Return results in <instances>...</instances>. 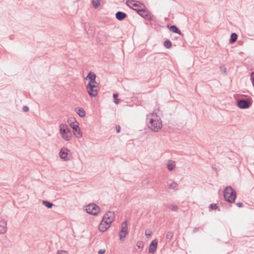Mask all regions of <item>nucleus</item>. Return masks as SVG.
I'll list each match as a JSON object with an SVG mask.
<instances>
[{
    "mask_svg": "<svg viewBox=\"0 0 254 254\" xmlns=\"http://www.w3.org/2000/svg\"><path fill=\"white\" fill-rule=\"evenodd\" d=\"M88 83H90L91 85H95L96 88L97 87V85L98 83L96 81V79L94 80V81H89Z\"/></svg>",
    "mask_w": 254,
    "mask_h": 254,
    "instance_id": "473e14b6",
    "label": "nucleus"
},
{
    "mask_svg": "<svg viewBox=\"0 0 254 254\" xmlns=\"http://www.w3.org/2000/svg\"><path fill=\"white\" fill-rule=\"evenodd\" d=\"M70 126L72 128L75 137L79 138L82 136V132L79 128L78 123L76 121L70 123Z\"/></svg>",
    "mask_w": 254,
    "mask_h": 254,
    "instance_id": "423d86ee",
    "label": "nucleus"
},
{
    "mask_svg": "<svg viewBox=\"0 0 254 254\" xmlns=\"http://www.w3.org/2000/svg\"><path fill=\"white\" fill-rule=\"evenodd\" d=\"M158 242L157 240H153L150 244L149 247V252L152 254L154 253L157 249Z\"/></svg>",
    "mask_w": 254,
    "mask_h": 254,
    "instance_id": "4468645a",
    "label": "nucleus"
},
{
    "mask_svg": "<svg viewBox=\"0 0 254 254\" xmlns=\"http://www.w3.org/2000/svg\"><path fill=\"white\" fill-rule=\"evenodd\" d=\"M106 252L105 249H101L98 251V254H104Z\"/></svg>",
    "mask_w": 254,
    "mask_h": 254,
    "instance_id": "c9c22d12",
    "label": "nucleus"
},
{
    "mask_svg": "<svg viewBox=\"0 0 254 254\" xmlns=\"http://www.w3.org/2000/svg\"><path fill=\"white\" fill-rule=\"evenodd\" d=\"M57 254H68V253L67 251L62 250L59 251L57 252Z\"/></svg>",
    "mask_w": 254,
    "mask_h": 254,
    "instance_id": "72a5a7b5",
    "label": "nucleus"
},
{
    "mask_svg": "<svg viewBox=\"0 0 254 254\" xmlns=\"http://www.w3.org/2000/svg\"><path fill=\"white\" fill-rule=\"evenodd\" d=\"M22 110L25 112H28L29 111V108L27 106H24L22 108Z\"/></svg>",
    "mask_w": 254,
    "mask_h": 254,
    "instance_id": "f704fd0d",
    "label": "nucleus"
},
{
    "mask_svg": "<svg viewBox=\"0 0 254 254\" xmlns=\"http://www.w3.org/2000/svg\"><path fill=\"white\" fill-rule=\"evenodd\" d=\"M126 4L133 10L134 8H139L138 7H141V6L144 7V5L143 3L140 2H136L133 0H127L126 1Z\"/></svg>",
    "mask_w": 254,
    "mask_h": 254,
    "instance_id": "9b49d317",
    "label": "nucleus"
},
{
    "mask_svg": "<svg viewBox=\"0 0 254 254\" xmlns=\"http://www.w3.org/2000/svg\"><path fill=\"white\" fill-rule=\"evenodd\" d=\"M42 203L48 208H51L54 205V204L53 203L48 200H43Z\"/></svg>",
    "mask_w": 254,
    "mask_h": 254,
    "instance_id": "5701e85b",
    "label": "nucleus"
},
{
    "mask_svg": "<svg viewBox=\"0 0 254 254\" xmlns=\"http://www.w3.org/2000/svg\"><path fill=\"white\" fill-rule=\"evenodd\" d=\"M225 69H226L225 68H224V69H223V71H224L225 72H226V70Z\"/></svg>",
    "mask_w": 254,
    "mask_h": 254,
    "instance_id": "ea45409f",
    "label": "nucleus"
},
{
    "mask_svg": "<svg viewBox=\"0 0 254 254\" xmlns=\"http://www.w3.org/2000/svg\"><path fill=\"white\" fill-rule=\"evenodd\" d=\"M238 38V35L236 33H232L231 34L230 39L229 40V42L230 43H233L235 42Z\"/></svg>",
    "mask_w": 254,
    "mask_h": 254,
    "instance_id": "aec40b11",
    "label": "nucleus"
},
{
    "mask_svg": "<svg viewBox=\"0 0 254 254\" xmlns=\"http://www.w3.org/2000/svg\"><path fill=\"white\" fill-rule=\"evenodd\" d=\"M198 231V228L197 227H195L193 230V233H196Z\"/></svg>",
    "mask_w": 254,
    "mask_h": 254,
    "instance_id": "58836bf2",
    "label": "nucleus"
},
{
    "mask_svg": "<svg viewBox=\"0 0 254 254\" xmlns=\"http://www.w3.org/2000/svg\"><path fill=\"white\" fill-rule=\"evenodd\" d=\"M85 209L87 213L93 215H97L99 213L100 208L97 205L91 203L86 206Z\"/></svg>",
    "mask_w": 254,
    "mask_h": 254,
    "instance_id": "20e7f679",
    "label": "nucleus"
},
{
    "mask_svg": "<svg viewBox=\"0 0 254 254\" xmlns=\"http://www.w3.org/2000/svg\"><path fill=\"white\" fill-rule=\"evenodd\" d=\"M118 94L117 93H114L113 94V98L114 100V103L116 104H118L120 103V100L118 98Z\"/></svg>",
    "mask_w": 254,
    "mask_h": 254,
    "instance_id": "a878e982",
    "label": "nucleus"
},
{
    "mask_svg": "<svg viewBox=\"0 0 254 254\" xmlns=\"http://www.w3.org/2000/svg\"><path fill=\"white\" fill-rule=\"evenodd\" d=\"M170 209L173 211H176L178 209V207L177 205H171L170 207Z\"/></svg>",
    "mask_w": 254,
    "mask_h": 254,
    "instance_id": "c756f323",
    "label": "nucleus"
},
{
    "mask_svg": "<svg viewBox=\"0 0 254 254\" xmlns=\"http://www.w3.org/2000/svg\"><path fill=\"white\" fill-rule=\"evenodd\" d=\"M172 46V42L170 40H166L164 42V46L167 48H170Z\"/></svg>",
    "mask_w": 254,
    "mask_h": 254,
    "instance_id": "393cba45",
    "label": "nucleus"
},
{
    "mask_svg": "<svg viewBox=\"0 0 254 254\" xmlns=\"http://www.w3.org/2000/svg\"><path fill=\"white\" fill-rule=\"evenodd\" d=\"M134 10L141 17L147 20H152V16L149 12L144 8H134Z\"/></svg>",
    "mask_w": 254,
    "mask_h": 254,
    "instance_id": "6e6552de",
    "label": "nucleus"
},
{
    "mask_svg": "<svg viewBox=\"0 0 254 254\" xmlns=\"http://www.w3.org/2000/svg\"><path fill=\"white\" fill-rule=\"evenodd\" d=\"M169 29L173 33L182 35V33L180 30L176 25H171L170 26Z\"/></svg>",
    "mask_w": 254,
    "mask_h": 254,
    "instance_id": "a211bd4d",
    "label": "nucleus"
},
{
    "mask_svg": "<svg viewBox=\"0 0 254 254\" xmlns=\"http://www.w3.org/2000/svg\"><path fill=\"white\" fill-rule=\"evenodd\" d=\"M96 74L92 71H90L87 76L85 77L86 80L89 79V81H94L96 79Z\"/></svg>",
    "mask_w": 254,
    "mask_h": 254,
    "instance_id": "6ab92c4d",
    "label": "nucleus"
},
{
    "mask_svg": "<svg viewBox=\"0 0 254 254\" xmlns=\"http://www.w3.org/2000/svg\"><path fill=\"white\" fill-rule=\"evenodd\" d=\"M251 105L252 102L250 100L241 99L237 100V106L242 109H248Z\"/></svg>",
    "mask_w": 254,
    "mask_h": 254,
    "instance_id": "0eeeda50",
    "label": "nucleus"
},
{
    "mask_svg": "<svg viewBox=\"0 0 254 254\" xmlns=\"http://www.w3.org/2000/svg\"><path fill=\"white\" fill-rule=\"evenodd\" d=\"M115 219V214L114 212L109 211L106 212L103 217V221H107L109 224H111Z\"/></svg>",
    "mask_w": 254,
    "mask_h": 254,
    "instance_id": "1a4fd4ad",
    "label": "nucleus"
},
{
    "mask_svg": "<svg viewBox=\"0 0 254 254\" xmlns=\"http://www.w3.org/2000/svg\"><path fill=\"white\" fill-rule=\"evenodd\" d=\"M173 236V234L172 232H171V231L168 232L167 233V235H166V239L169 240H170L172 238Z\"/></svg>",
    "mask_w": 254,
    "mask_h": 254,
    "instance_id": "bb28decb",
    "label": "nucleus"
},
{
    "mask_svg": "<svg viewBox=\"0 0 254 254\" xmlns=\"http://www.w3.org/2000/svg\"><path fill=\"white\" fill-rule=\"evenodd\" d=\"M170 189L177 190H178V185L177 183L173 182L169 185Z\"/></svg>",
    "mask_w": 254,
    "mask_h": 254,
    "instance_id": "412c9836",
    "label": "nucleus"
},
{
    "mask_svg": "<svg viewBox=\"0 0 254 254\" xmlns=\"http://www.w3.org/2000/svg\"><path fill=\"white\" fill-rule=\"evenodd\" d=\"M75 111L80 117L83 118L86 115L85 111L81 108H76Z\"/></svg>",
    "mask_w": 254,
    "mask_h": 254,
    "instance_id": "f3484780",
    "label": "nucleus"
},
{
    "mask_svg": "<svg viewBox=\"0 0 254 254\" xmlns=\"http://www.w3.org/2000/svg\"><path fill=\"white\" fill-rule=\"evenodd\" d=\"M225 69H226L225 68H224V69H223V71H224L225 72H226V70Z\"/></svg>",
    "mask_w": 254,
    "mask_h": 254,
    "instance_id": "a19ab883",
    "label": "nucleus"
},
{
    "mask_svg": "<svg viewBox=\"0 0 254 254\" xmlns=\"http://www.w3.org/2000/svg\"><path fill=\"white\" fill-rule=\"evenodd\" d=\"M110 225L107 221H103V220H102L99 225V230L100 232H104L110 227Z\"/></svg>",
    "mask_w": 254,
    "mask_h": 254,
    "instance_id": "ddd939ff",
    "label": "nucleus"
},
{
    "mask_svg": "<svg viewBox=\"0 0 254 254\" xmlns=\"http://www.w3.org/2000/svg\"><path fill=\"white\" fill-rule=\"evenodd\" d=\"M136 246L138 249H142L144 246L143 243L141 241H138L136 244Z\"/></svg>",
    "mask_w": 254,
    "mask_h": 254,
    "instance_id": "cd10ccee",
    "label": "nucleus"
},
{
    "mask_svg": "<svg viewBox=\"0 0 254 254\" xmlns=\"http://www.w3.org/2000/svg\"><path fill=\"white\" fill-rule=\"evenodd\" d=\"M145 234L147 238H149L151 236L152 232L150 230L147 229L145 232Z\"/></svg>",
    "mask_w": 254,
    "mask_h": 254,
    "instance_id": "c85d7f7f",
    "label": "nucleus"
},
{
    "mask_svg": "<svg viewBox=\"0 0 254 254\" xmlns=\"http://www.w3.org/2000/svg\"><path fill=\"white\" fill-rule=\"evenodd\" d=\"M87 91L90 97H94L97 95V90L95 85H91L88 83L86 86Z\"/></svg>",
    "mask_w": 254,
    "mask_h": 254,
    "instance_id": "9d476101",
    "label": "nucleus"
},
{
    "mask_svg": "<svg viewBox=\"0 0 254 254\" xmlns=\"http://www.w3.org/2000/svg\"><path fill=\"white\" fill-rule=\"evenodd\" d=\"M127 230V220H125L122 224V229L119 233L120 241H124L125 238L128 234Z\"/></svg>",
    "mask_w": 254,
    "mask_h": 254,
    "instance_id": "39448f33",
    "label": "nucleus"
},
{
    "mask_svg": "<svg viewBox=\"0 0 254 254\" xmlns=\"http://www.w3.org/2000/svg\"><path fill=\"white\" fill-rule=\"evenodd\" d=\"M60 132L62 137L66 141H69L71 138V133L69 128L66 124L60 125Z\"/></svg>",
    "mask_w": 254,
    "mask_h": 254,
    "instance_id": "7ed1b4c3",
    "label": "nucleus"
},
{
    "mask_svg": "<svg viewBox=\"0 0 254 254\" xmlns=\"http://www.w3.org/2000/svg\"><path fill=\"white\" fill-rule=\"evenodd\" d=\"M7 230L6 222L4 220L0 221V234H4Z\"/></svg>",
    "mask_w": 254,
    "mask_h": 254,
    "instance_id": "dca6fc26",
    "label": "nucleus"
},
{
    "mask_svg": "<svg viewBox=\"0 0 254 254\" xmlns=\"http://www.w3.org/2000/svg\"><path fill=\"white\" fill-rule=\"evenodd\" d=\"M217 207V205L215 203H212L210 205V208L212 210H215Z\"/></svg>",
    "mask_w": 254,
    "mask_h": 254,
    "instance_id": "2f4dec72",
    "label": "nucleus"
},
{
    "mask_svg": "<svg viewBox=\"0 0 254 254\" xmlns=\"http://www.w3.org/2000/svg\"><path fill=\"white\" fill-rule=\"evenodd\" d=\"M92 3L93 7L97 8L100 5L101 1L100 0H92Z\"/></svg>",
    "mask_w": 254,
    "mask_h": 254,
    "instance_id": "b1692460",
    "label": "nucleus"
},
{
    "mask_svg": "<svg viewBox=\"0 0 254 254\" xmlns=\"http://www.w3.org/2000/svg\"><path fill=\"white\" fill-rule=\"evenodd\" d=\"M151 116V118H149V116H148L147 118V120L149 119L148 127L153 131H158L162 127V121L160 118L156 115L152 114Z\"/></svg>",
    "mask_w": 254,
    "mask_h": 254,
    "instance_id": "f257e3e1",
    "label": "nucleus"
},
{
    "mask_svg": "<svg viewBox=\"0 0 254 254\" xmlns=\"http://www.w3.org/2000/svg\"><path fill=\"white\" fill-rule=\"evenodd\" d=\"M223 192L224 197L227 201L230 203H233L235 202L237 194L236 191L231 186H227L224 189Z\"/></svg>",
    "mask_w": 254,
    "mask_h": 254,
    "instance_id": "f03ea898",
    "label": "nucleus"
},
{
    "mask_svg": "<svg viewBox=\"0 0 254 254\" xmlns=\"http://www.w3.org/2000/svg\"><path fill=\"white\" fill-rule=\"evenodd\" d=\"M120 130H121L120 127L119 126H116V131L118 133L120 131Z\"/></svg>",
    "mask_w": 254,
    "mask_h": 254,
    "instance_id": "4c0bfd02",
    "label": "nucleus"
},
{
    "mask_svg": "<svg viewBox=\"0 0 254 254\" xmlns=\"http://www.w3.org/2000/svg\"><path fill=\"white\" fill-rule=\"evenodd\" d=\"M116 18L119 21L123 20L125 18L127 17V14L122 11H119L116 12Z\"/></svg>",
    "mask_w": 254,
    "mask_h": 254,
    "instance_id": "2eb2a0df",
    "label": "nucleus"
},
{
    "mask_svg": "<svg viewBox=\"0 0 254 254\" xmlns=\"http://www.w3.org/2000/svg\"><path fill=\"white\" fill-rule=\"evenodd\" d=\"M236 205L239 207H242L243 206V204L242 202L236 203Z\"/></svg>",
    "mask_w": 254,
    "mask_h": 254,
    "instance_id": "e433bc0d",
    "label": "nucleus"
},
{
    "mask_svg": "<svg viewBox=\"0 0 254 254\" xmlns=\"http://www.w3.org/2000/svg\"><path fill=\"white\" fill-rule=\"evenodd\" d=\"M251 80L254 87V71H253L251 73Z\"/></svg>",
    "mask_w": 254,
    "mask_h": 254,
    "instance_id": "7c9ffc66",
    "label": "nucleus"
},
{
    "mask_svg": "<svg viewBox=\"0 0 254 254\" xmlns=\"http://www.w3.org/2000/svg\"><path fill=\"white\" fill-rule=\"evenodd\" d=\"M175 162L170 161L167 164V168L169 171H172L175 167Z\"/></svg>",
    "mask_w": 254,
    "mask_h": 254,
    "instance_id": "4be33fe9",
    "label": "nucleus"
},
{
    "mask_svg": "<svg viewBox=\"0 0 254 254\" xmlns=\"http://www.w3.org/2000/svg\"><path fill=\"white\" fill-rule=\"evenodd\" d=\"M69 151V149L64 147H62L59 152L60 157L63 160L66 161L68 160L67 158V154L68 152Z\"/></svg>",
    "mask_w": 254,
    "mask_h": 254,
    "instance_id": "f8f14e48",
    "label": "nucleus"
}]
</instances>
